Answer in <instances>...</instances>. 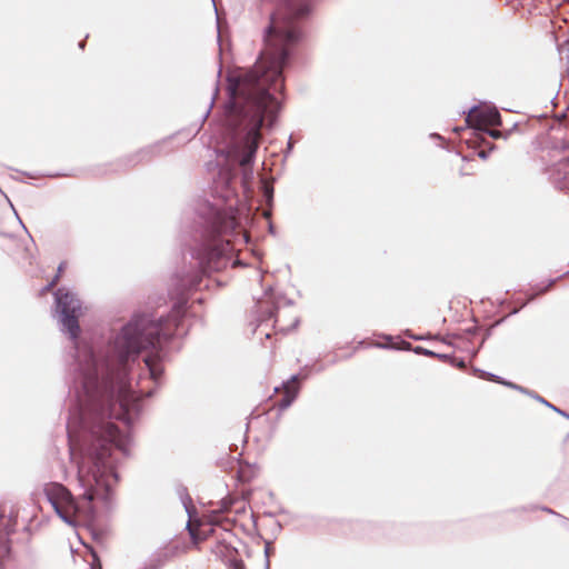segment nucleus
<instances>
[{"mask_svg": "<svg viewBox=\"0 0 569 569\" xmlns=\"http://www.w3.org/2000/svg\"><path fill=\"white\" fill-rule=\"evenodd\" d=\"M182 311V307L179 306L173 310L172 316L164 321L144 322V366L149 369L150 378L156 381L162 373V367L158 360L163 345L174 335Z\"/></svg>", "mask_w": 569, "mask_h": 569, "instance_id": "3", "label": "nucleus"}, {"mask_svg": "<svg viewBox=\"0 0 569 569\" xmlns=\"http://www.w3.org/2000/svg\"><path fill=\"white\" fill-rule=\"evenodd\" d=\"M66 269H67V262L61 261L57 268V273H56L53 280L44 287V290H47L49 287H51L56 281H58L60 279V277L63 274V272L66 271Z\"/></svg>", "mask_w": 569, "mask_h": 569, "instance_id": "11", "label": "nucleus"}, {"mask_svg": "<svg viewBox=\"0 0 569 569\" xmlns=\"http://www.w3.org/2000/svg\"><path fill=\"white\" fill-rule=\"evenodd\" d=\"M141 379H142V372H139L137 375V382L139 383L141 381Z\"/></svg>", "mask_w": 569, "mask_h": 569, "instance_id": "15", "label": "nucleus"}, {"mask_svg": "<svg viewBox=\"0 0 569 569\" xmlns=\"http://www.w3.org/2000/svg\"><path fill=\"white\" fill-rule=\"evenodd\" d=\"M490 136L493 137V138H498L500 136V132L496 131V130H492V131H490Z\"/></svg>", "mask_w": 569, "mask_h": 569, "instance_id": "14", "label": "nucleus"}, {"mask_svg": "<svg viewBox=\"0 0 569 569\" xmlns=\"http://www.w3.org/2000/svg\"><path fill=\"white\" fill-rule=\"evenodd\" d=\"M479 156H480L481 158H483V159L486 158L485 152H480V153H479Z\"/></svg>", "mask_w": 569, "mask_h": 569, "instance_id": "17", "label": "nucleus"}, {"mask_svg": "<svg viewBox=\"0 0 569 569\" xmlns=\"http://www.w3.org/2000/svg\"><path fill=\"white\" fill-rule=\"evenodd\" d=\"M234 569H242V566L240 563H236Z\"/></svg>", "mask_w": 569, "mask_h": 569, "instance_id": "16", "label": "nucleus"}, {"mask_svg": "<svg viewBox=\"0 0 569 569\" xmlns=\"http://www.w3.org/2000/svg\"><path fill=\"white\" fill-rule=\"evenodd\" d=\"M187 528H188L189 533L194 542L202 539L201 533L198 532V530H197V522L192 521L191 518L189 519V521L187 523Z\"/></svg>", "mask_w": 569, "mask_h": 569, "instance_id": "10", "label": "nucleus"}, {"mask_svg": "<svg viewBox=\"0 0 569 569\" xmlns=\"http://www.w3.org/2000/svg\"><path fill=\"white\" fill-rule=\"evenodd\" d=\"M82 313H53L68 336V437L74 433L80 446L78 478L84 488L86 529L102 545L108 529L98 518L111 510L117 467L130 453L131 417L122 390L103 372L93 347L80 339Z\"/></svg>", "mask_w": 569, "mask_h": 569, "instance_id": "1", "label": "nucleus"}, {"mask_svg": "<svg viewBox=\"0 0 569 569\" xmlns=\"http://www.w3.org/2000/svg\"><path fill=\"white\" fill-rule=\"evenodd\" d=\"M284 389V397L281 400V408H288L291 402L295 400L297 393H298V387H297V378L292 377V379L283 385Z\"/></svg>", "mask_w": 569, "mask_h": 569, "instance_id": "9", "label": "nucleus"}, {"mask_svg": "<svg viewBox=\"0 0 569 569\" xmlns=\"http://www.w3.org/2000/svg\"><path fill=\"white\" fill-rule=\"evenodd\" d=\"M43 491L51 507L60 501H68L70 497H72V495L66 489V487L60 483H51L49 486H46Z\"/></svg>", "mask_w": 569, "mask_h": 569, "instance_id": "8", "label": "nucleus"}, {"mask_svg": "<svg viewBox=\"0 0 569 569\" xmlns=\"http://www.w3.org/2000/svg\"><path fill=\"white\" fill-rule=\"evenodd\" d=\"M308 6L299 9L284 2L271 17L266 34V47L254 69L229 77L230 101L223 111V124L230 129L243 127L246 130L244 151L239 162H252L260 138L264 116L272 117L279 109L278 99L270 92L283 87L282 69L288 57V46L298 39L293 20L306 16Z\"/></svg>", "mask_w": 569, "mask_h": 569, "instance_id": "2", "label": "nucleus"}, {"mask_svg": "<svg viewBox=\"0 0 569 569\" xmlns=\"http://www.w3.org/2000/svg\"><path fill=\"white\" fill-rule=\"evenodd\" d=\"M467 121L469 124L478 128L485 129L490 126H499L500 124V113L496 107L492 106H481L475 107L470 110Z\"/></svg>", "mask_w": 569, "mask_h": 569, "instance_id": "5", "label": "nucleus"}, {"mask_svg": "<svg viewBox=\"0 0 569 569\" xmlns=\"http://www.w3.org/2000/svg\"><path fill=\"white\" fill-rule=\"evenodd\" d=\"M84 46H86V39L79 41V43H78L79 49L83 50Z\"/></svg>", "mask_w": 569, "mask_h": 569, "instance_id": "13", "label": "nucleus"}, {"mask_svg": "<svg viewBox=\"0 0 569 569\" xmlns=\"http://www.w3.org/2000/svg\"><path fill=\"white\" fill-rule=\"evenodd\" d=\"M3 518L0 513V569H6L4 562L11 556V539L10 536L14 532L16 521L9 519L3 523Z\"/></svg>", "mask_w": 569, "mask_h": 569, "instance_id": "7", "label": "nucleus"}, {"mask_svg": "<svg viewBox=\"0 0 569 569\" xmlns=\"http://www.w3.org/2000/svg\"><path fill=\"white\" fill-rule=\"evenodd\" d=\"M83 501H77L73 497L67 501V507L59 513V518L70 527L76 528L78 525V518L84 519L86 517V508L88 506L87 498L84 497V492L82 493Z\"/></svg>", "mask_w": 569, "mask_h": 569, "instance_id": "6", "label": "nucleus"}, {"mask_svg": "<svg viewBox=\"0 0 569 569\" xmlns=\"http://www.w3.org/2000/svg\"><path fill=\"white\" fill-rule=\"evenodd\" d=\"M67 507V501H60L57 505L52 506V509L54 510L56 515L59 516V513H62V511Z\"/></svg>", "mask_w": 569, "mask_h": 569, "instance_id": "12", "label": "nucleus"}, {"mask_svg": "<svg viewBox=\"0 0 569 569\" xmlns=\"http://www.w3.org/2000/svg\"><path fill=\"white\" fill-rule=\"evenodd\" d=\"M113 351L122 362L134 361L142 352V310L138 309L122 326L112 342Z\"/></svg>", "mask_w": 569, "mask_h": 569, "instance_id": "4", "label": "nucleus"}]
</instances>
